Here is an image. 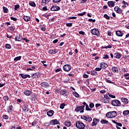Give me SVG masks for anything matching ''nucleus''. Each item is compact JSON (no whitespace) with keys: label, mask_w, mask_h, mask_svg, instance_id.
Returning <instances> with one entry per match:
<instances>
[{"label":"nucleus","mask_w":129,"mask_h":129,"mask_svg":"<svg viewBox=\"0 0 129 129\" xmlns=\"http://www.w3.org/2000/svg\"><path fill=\"white\" fill-rule=\"evenodd\" d=\"M117 115V113L115 111H111L106 114V116L108 118H113Z\"/></svg>","instance_id":"1"},{"label":"nucleus","mask_w":129,"mask_h":129,"mask_svg":"<svg viewBox=\"0 0 129 129\" xmlns=\"http://www.w3.org/2000/svg\"><path fill=\"white\" fill-rule=\"evenodd\" d=\"M76 125L77 128L84 129V127H85V125H84V123H83L82 122L80 121H77L76 123Z\"/></svg>","instance_id":"2"},{"label":"nucleus","mask_w":129,"mask_h":129,"mask_svg":"<svg viewBox=\"0 0 129 129\" xmlns=\"http://www.w3.org/2000/svg\"><path fill=\"white\" fill-rule=\"evenodd\" d=\"M121 104V103H120V101L118 100H113L111 101V105L113 106H120Z\"/></svg>","instance_id":"3"},{"label":"nucleus","mask_w":129,"mask_h":129,"mask_svg":"<svg viewBox=\"0 0 129 129\" xmlns=\"http://www.w3.org/2000/svg\"><path fill=\"white\" fill-rule=\"evenodd\" d=\"M84 106H78L76 108L75 111H76L77 112L80 111L81 113H83V112H84Z\"/></svg>","instance_id":"4"},{"label":"nucleus","mask_w":129,"mask_h":129,"mask_svg":"<svg viewBox=\"0 0 129 129\" xmlns=\"http://www.w3.org/2000/svg\"><path fill=\"white\" fill-rule=\"evenodd\" d=\"M109 101H110V98L107 95H104L103 99L104 103H109Z\"/></svg>","instance_id":"5"},{"label":"nucleus","mask_w":129,"mask_h":129,"mask_svg":"<svg viewBox=\"0 0 129 129\" xmlns=\"http://www.w3.org/2000/svg\"><path fill=\"white\" fill-rule=\"evenodd\" d=\"M91 33L92 35H95V36H99V31L98 29L95 28L91 30Z\"/></svg>","instance_id":"6"},{"label":"nucleus","mask_w":129,"mask_h":129,"mask_svg":"<svg viewBox=\"0 0 129 129\" xmlns=\"http://www.w3.org/2000/svg\"><path fill=\"white\" fill-rule=\"evenodd\" d=\"M63 69L66 72H69L71 70V66L69 64H66L63 67Z\"/></svg>","instance_id":"7"},{"label":"nucleus","mask_w":129,"mask_h":129,"mask_svg":"<svg viewBox=\"0 0 129 129\" xmlns=\"http://www.w3.org/2000/svg\"><path fill=\"white\" fill-rule=\"evenodd\" d=\"M50 10L53 12L59 11L60 10V7L57 6H53L50 8Z\"/></svg>","instance_id":"8"},{"label":"nucleus","mask_w":129,"mask_h":129,"mask_svg":"<svg viewBox=\"0 0 129 129\" xmlns=\"http://www.w3.org/2000/svg\"><path fill=\"white\" fill-rule=\"evenodd\" d=\"M99 122V119H97L96 118H94L93 119V121L92 123V126H96V124H97V123Z\"/></svg>","instance_id":"9"},{"label":"nucleus","mask_w":129,"mask_h":129,"mask_svg":"<svg viewBox=\"0 0 129 129\" xmlns=\"http://www.w3.org/2000/svg\"><path fill=\"white\" fill-rule=\"evenodd\" d=\"M114 10L116 13L118 14H121L122 13V10L121 9L119 8V7L116 6L114 8Z\"/></svg>","instance_id":"10"},{"label":"nucleus","mask_w":129,"mask_h":129,"mask_svg":"<svg viewBox=\"0 0 129 129\" xmlns=\"http://www.w3.org/2000/svg\"><path fill=\"white\" fill-rule=\"evenodd\" d=\"M58 52V49H50L48 51L49 54H51V55H53L54 54H57V52Z\"/></svg>","instance_id":"11"},{"label":"nucleus","mask_w":129,"mask_h":129,"mask_svg":"<svg viewBox=\"0 0 129 129\" xmlns=\"http://www.w3.org/2000/svg\"><path fill=\"white\" fill-rule=\"evenodd\" d=\"M40 85L41 86H42V87H44V88H46L48 87V86H49V84H48V83L47 82H42L41 83Z\"/></svg>","instance_id":"12"},{"label":"nucleus","mask_w":129,"mask_h":129,"mask_svg":"<svg viewBox=\"0 0 129 129\" xmlns=\"http://www.w3.org/2000/svg\"><path fill=\"white\" fill-rule=\"evenodd\" d=\"M116 35L118 37H122V36H123V33L122 32H121V31L118 30L116 31Z\"/></svg>","instance_id":"13"},{"label":"nucleus","mask_w":129,"mask_h":129,"mask_svg":"<svg viewBox=\"0 0 129 129\" xmlns=\"http://www.w3.org/2000/svg\"><path fill=\"white\" fill-rule=\"evenodd\" d=\"M121 101L125 104H127V103H128V99H127L126 98H121Z\"/></svg>","instance_id":"14"},{"label":"nucleus","mask_w":129,"mask_h":129,"mask_svg":"<svg viewBox=\"0 0 129 129\" xmlns=\"http://www.w3.org/2000/svg\"><path fill=\"white\" fill-rule=\"evenodd\" d=\"M39 74L38 73H34L31 76V78H33V79H34V78L37 79V78H39Z\"/></svg>","instance_id":"15"},{"label":"nucleus","mask_w":129,"mask_h":129,"mask_svg":"<svg viewBox=\"0 0 129 129\" xmlns=\"http://www.w3.org/2000/svg\"><path fill=\"white\" fill-rule=\"evenodd\" d=\"M20 76H21L22 78H23V79H26V78H31V76L29 75H24L23 74H21Z\"/></svg>","instance_id":"16"},{"label":"nucleus","mask_w":129,"mask_h":129,"mask_svg":"<svg viewBox=\"0 0 129 129\" xmlns=\"http://www.w3.org/2000/svg\"><path fill=\"white\" fill-rule=\"evenodd\" d=\"M108 6L110 7V8H113V7H114V2H112V1H109L108 2Z\"/></svg>","instance_id":"17"},{"label":"nucleus","mask_w":129,"mask_h":129,"mask_svg":"<svg viewBox=\"0 0 129 129\" xmlns=\"http://www.w3.org/2000/svg\"><path fill=\"white\" fill-rule=\"evenodd\" d=\"M51 124H52V125H55V124H59V121H58V120H57V119H54V120H52L50 121Z\"/></svg>","instance_id":"18"},{"label":"nucleus","mask_w":129,"mask_h":129,"mask_svg":"<svg viewBox=\"0 0 129 129\" xmlns=\"http://www.w3.org/2000/svg\"><path fill=\"white\" fill-rule=\"evenodd\" d=\"M15 41H18V42H20L21 41L22 38H21V36L20 35V34H17L16 37H15Z\"/></svg>","instance_id":"19"},{"label":"nucleus","mask_w":129,"mask_h":129,"mask_svg":"<svg viewBox=\"0 0 129 129\" xmlns=\"http://www.w3.org/2000/svg\"><path fill=\"white\" fill-rule=\"evenodd\" d=\"M112 72L114 73H118V69H117V67H113L112 68Z\"/></svg>","instance_id":"20"},{"label":"nucleus","mask_w":129,"mask_h":129,"mask_svg":"<svg viewBox=\"0 0 129 129\" xmlns=\"http://www.w3.org/2000/svg\"><path fill=\"white\" fill-rule=\"evenodd\" d=\"M54 114V111L52 110H50L49 111L47 112V115L48 116H52V115Z\"/></svg>","instance_id":"21"},{"label":"nucleus","mask_w":129,"mask_h":129,"mask_svg":"<svg viewBox=\"0 0 129 129\" xmlns=\"http://www.w3.org/2000/svg\"><path fill=\"white\" fill-rule=\"evenodd\" d=\"M25 95H26V96H30L31 95V93H32V92L30 90H25L24 92Z\"/></svg>","instance_id":"22"},{"label":"nucleus","mask_w":129,"mask_h":129,"mask_svg":"<svg viewBox=\"0 0 129 129\" xmlns=\"http://www.w3.org/2000/svg\"><path fill=\"white\" fill-rule=\"evenodd\" d=\"M114 56L117 59H119V58H121V54H120V53H114Z\"/></svg>","instance_id":"23"},{"label":"nucleus","mask_w":129,"mask_h":129,"mask_svg":"<svg viewBox=\"0 0 129 129\" xmlns=\"http://www.w3.org/2000/svg\"><path fill=\"white\" fill-rule=\"evenodd\" d=\"M51 0H42L41 4L42 6H45V5H47L48 3L50 2Z\"/></svg>","instance_id":"24"},{"label":"nucleus","mask_w":129,"mask_h":129,"mask_svg":"<svg viewBox=\"0 0 129 129\" xmlns=\"http://www.w3.org/2000/svg\"><path fill=\"white\" fill-rule=\"evenodd\" d=\"M100 67L105 69V68L107 67V64H106L105 62H102L100 63Z\"/></svg>","instance_id":"25"},{"label":"nucleus","mask_w":129,"mask_h":129,"mask_svg":"<svg viewBox=\"0 0 129 129\" xmlns=\"http://www.w3.org/2000/svg\"><path fill=\"white\" fill-rule=\"evenodd\" d=\"M60 93L61 94H62V95L66 96V95H67V91L66 90H62L60 91Z\"/></svg>","instance_id":"26"},{"label":"nucleus","mask_w":129,"mask_h":129,"mask_svg":"<svg viewBox=\"0 0 129 129\" xmlns=\"http://www.w3.org/2000/svg\"><path fill=\"white\" fill-rule=\"evenodd\" d=\"M23 19L24 21H25V22H29V21L31 20V18L29 16H24Z\"/></svg>","instance_id":"27"},{"label":"nucleus","mask_w":129,"mask_h":129,"mask_svg":"<svg viewBox=\"0 0 129 129\" xmlns=\"http://www.w3.org/2000/svg\"><path fill=\"white\" fill-rule=\"evenodd\" d=\"M13 108H14V107H13V105H10L8 107V110H7L8 112H11L12 110H13Z\"/></svg>","instance_id":"28"},{"label":"nucleus","mask_w":129,"mask_h":129,"mask_svg":"<svg viewBox=\"0 0 129 129\" xmlns=\"http://www.w3.org/2000/svg\"><path fill=\"white\" fill-rule=\"evenodd\" d=\"M3 9L4 13H9V9L7 7H3Z\"/></svg>","instance_id":"29"},{"label":"nucleus","mask_w":129,"mask_h":129,"mask_svg":"<svg viewBox=\"0 0 129 129\" xmlns=\"http://www.w3.org/2000/svg\"><path fill=\"white\" fill-rule=\"evenodd\" d=\"M101 123H102L103 124H104L105 123H108V121L105 119H102L101 120Z\"/></svg>","instance_id":"30"},{"label":"nucleus","mask_w":129,"mask_h":129,"mask_svg":"<svg viewBox=\"0 0 129 129\" xmlns=\"http://www.w3.org/2000/svg\"><path fill=\"white\" fill-rule=\"evenodd\" d=\"M123 114L125 116L126 115H127L129 114V110H125L123 112Z\"/></svg>","instance_id":"31"},{"label":"nucleus","mask_w":129,"mask_h":129,"mask_svg":"<svg viewBox=\"0 0 129 129\" xmlns=\"http://www.w3.org/2000/svg\"><path fill=\"white\" fill-rule=\"evenodd\" d=\"M85 120H86V121H91L92 118L91 117H86V119Z\"/></svg>","instance_id":"32"},{"label":"nucleus","mask_w":129,"mask_h":129,"mask_svg":"<svg viewBox=\"0 0 129 129\" xmlns=\"http://www.w3.org/2000/svg\"><path fill=\"white\" fill-rule=\"evenodd\" d=\"M91 75L96 76L97 75V72L96 71H93L91 72Z\"/></svg>","instance_id":"33"},{"label":"nucleus","mask_w":129,"mask_h":129,"mask_svg":"<svg viewBox=\"0 0 129 129\" xmlns=\"http://www.w3.org/2000/svg\"><path fill=\"white\" fill-rule=\"evenodd\" d=\"M29 5L31 7H36V4L34 2H30L29 3Z\"/></svg>","instance_id":"34"},{"label":"nucleus","mask_w":129,"mask_h":129,"mask_svg":"<svg viewBox=\"0 0 129 129\" xmlns=\"http://www.w3.org/2000/svg\"><path fill=\"white\" fill-rule=\"evenodd\" d=\"M73 95H74V96H75L77 98H78V97H79V94L78 93H77V92H73Z\"/></svg>","instance_id":"35"},{"label":"nucleus","mask_w":129,"mask_h":129,"mask_svg":"<svg viewBox=\"0 0 129 129\" xmlns=\"http://www.w3.org/2000/svg\"><path fill=\"white\" fill-rule=\"evenodd\" d=\"M6 49H12V45H11L10 44H6Z\"/></svg>","instance_id":"36"},{"label":"nucleus","mask_w":129,"mask_h":129,"mask_svg":"<svg viewBox=\"0 0 129 129\" xmlns=\"http://www.w3.org/2000/svg\"><path fill=\"white\" fill-rule=\"evenodd\" d=\"M23 109L25 112H28V111H29V109H28V107L26 106H25Z\"/></svg>","instance_id":"37"},{"label":"nucleus","mask_w":129,"mask_h":129,"mask_svg":"<svg viewBox=\"0 0 129 129\" xmlns=\"http://www.w3.org/2000/svg\"><path fill=\"white\" fill-rule=\"evenodd\" d=\"M65 125L66 126H70V125H71V123L69 121H66L65 122Z\"/></svg>","instance_id":"38"},{"label":"nucleus","mask_w":129,"mask_h":129,"mask_svg":"<svg viewBox=\"0 0 129 129\" xmlns=\"http://www.w3.org/2000/svg\"><path fill=\"white\" fill-rule=\"evenodd\" d=\"M3 99L5 101H8L9 100V96H5L3 97Z\"/></svg>","instance_id":"39"},{"label":"nucleus","mask_w":129,"mask_h":129,"mask_svg":"<svg viewBox=\"0 0 129 129\" xmlns=\"http://www.w3.org/2000/svg\"><path fill=\"white\" fill-rule=\"evenodd\" d=\"M86 12H84L83 13H79L78 14V16H80L81 17H82L83 16H84L85 15H86Z\"/></svg>","instance_id":"40"},{"label":"nucleus","mask_w":129,"mask_h":129,"mask_svg":"<svg viewBox=\"0 0 129 129\" xmlns=\"http://www.w3.org/2000/svg\"><path fill=\"white\" fill-rule=\"evenodd\" d=\"M106 82H107V83H110L111 84H113V82L111 81V80H108L107 79H105Z\"/></svg>","instance_id":"41"},{"label":"nucleus","mask_w":129,"mask_h":129,"mask_svg":"<svg viewBox=\"0 0 129 129\" xmlns=\"http://www.w3.org/2000/svg\"><path fill=\"white\" fill-rule=\"evenodd\" d=\"M21 58H22V57L17 56L14 58V60L15 61H19V60H21Z\"/></svg>","instance_id":"42"},{"label":"nucleus","mask_w":129,"mask_h":129,"mask_svg":"<svg viewBox=\"0 0 129 129\" xmlns=\"http://www.w3.org/2000/svg\"><path fill=\"white\" fill-rule=\"evenodd\" d=\"M104 18H105V19H106L107 20H110L109 16H108V15H107V14L104 15Z\"/></svg>","instance_id":"43"},{"label":"nucleus","mask_w":129,"mask_h":129,"mask_svg":"<svg viewBox=\"0 0 129 129\" xmlns=\"http://www.w3.org/2000/svg\"><path fill=\"white\" fill-rule=\"evenodd\" d=\"M108 95L109 97H110L111 98H115V96L113 95H111L109 93L108 94Z\"/></svg>","instance_id":"44"},{"label":"nucleus","mask_w":129,"mask_h":129,"mask_svg":"<svg viewBox=\"0 0 129 129\" xmlns=\"http://www.w3.org/2000/svg\"><path fill=\"white\" fill-rule=\"evenodd\" d=\"M10 31H15V26H11L9 27Z\"/></svg>","instance_id":"45"},{"label":"nucleus","mask_w":129,"mask_h":129,"mask_svg":"<svg viewBox=\"0 0 129 129\" xmlns=\"http://www.w3.org/2000/svg\"><path fill=\"white\" fill-rule=\"evenodd\" d=\"M64 106H65V103H62L60 104L59 107L60 108H61V109H64Z\"/></svg>","instance_id":"46"},{"label":"nucleus","mask_w":129,"mask_h":129,"mask_svg":"<svg viewBox=\"0 0 129 129\" xmlns=\"http://www.w3.org/2000/svg\"><path fill=\"white\" fill-rule=\"evenodd\" d=\"M19 8H20V5H17L15 6L14 9H15V11H17L18 10V9H19Z\"/></svg>","instance_id":"47"},{"label":"nucleus","mask_w":129,"mask_h":129,"mask_svg":"<svg viewBox=\"0 0 129 129\" xmlns=\"http://www.w3.org/2000/svg\"><path fill=\"white\" fill-rule=\"evenodd\" d=\"M40 29L43 32H45L46 31V27H45V26L41 27Z\"/></svg>","instance_id":"48"},{"label":"nucleus","mask_w":129,"mask_h":129,"mask_svg":"<svg viewBox=\"0 0 129 129\" xmlns=\"http://www.w3.org/2000/svg\"><path fill=\"white\" fill-rule=\"evenodd\" d=\"M3 118H4V119H9V116L7 115H4L3 116Z\"/></svg>","instance_id":"49"},{"label":"nucleus","mask_w":129,"mask_h":129,"mask_svg":"<svg viewBox=\"0 0 129 129\" xmlns=\"http://www.w3.org/2000/svg\"><path fill=\"white\" fill-rule=\"evenodd\" d=\"M90 108H93L94 107V104L93 103H91L89 105Z\"/></svg>","instance_id":"50"},{"label":"nucleus","mask_w":129,"mask_h":129,"mask_svg":"<svg viewBox=\"0 0 129 129\" xmlns=\"http://www.w3.org/2000/svg\"><path fill=\"white\" fill-rule=\"evenodd\" d=\"M77 19V17H71L69 18V20H76Z\"/></svg>","instance_id":"51"},{"label":"nucleus","mask_w":129,"mask_h":129,"mask_svg":"<svg viewBox=\"0 0 129 129\" xmlns=\"http://www.w3.org/2000/svg\"><path fill=\"white\" fill-rule=\"evenodd\" d=\"M61 2V0H53V3L54 4H57V3H60Z\"/></svg>","instance_id":"52"},{"label":"nucleus","mask_w":129,"mask_h":129,"mask_svg":"<svg viewBox=\"0 0 129 129\" xmlns=\"http://www.w3.org/2000/svg\"><path fill=\"white\" fill-rule=\"evenodd\" d=\"M86 110H91V109H90V108H89V106H88V105H86Z\"/></svg>","instance_id":"53"},{"label":"nucleus","mask_w":129,"mask_h":129,"mask_svg":"<svg viewBox=\"0 0 129 129\" xmlns=\"http://www.w3.org/2000/svg\"><path fill=\"white\" fill-rule=\"evenodd\" d=\"M67 27H72V23H67Z\"/></svg>","instance_id":"54"},{"label":"nucleus","mask_w":129,"mask_h":129,"mask_svg":"<svg viewBox=\"0 0 129 129\" xmlns=\"http://www.w3.org/2000/svg\"><path fill=\"white\" fill-rule=\"evenodd\" d=\"M11 20H12L13 21H14L15 22H16V21H17L18 20V19L15 17H11Z\"/></svg>","instance_id":"55"},{"label":"nucleus","mask_w":129,"mask_h":129,"mask_svg":"<svg viewBox=\"0 0 129 129\" xmlns=\"http://www.w3.org/2000/svg\"><path fill=\"white\" fill-rule=\"evenodd\" d=\"M95 70L96 71H100L101 70V68H96Z\"/></svg>","instance_id":"56"},{"label":"nucleus","mask_w":129,"mask_h":129,"mask_svg":"<svg viewBox=\"0 0 129 129\" xmlns=\"http://www.w3.org/2000/svg\"><path fill=\"white\" fill-rule=\"evenodd\" d=\"M83 77L84 78H88V77H89V76H88V75L87 74H84L83 75Z\"/></svg>","instance_id":"57"},{"label":"nucleus","mask_w":129,"mask_h":129,"mask_svg":"<svg viewBox=\"0 0 129 129\" xmlns=\"http://www.w3.org/2000/svg\"><path fill=\"white\" fill-rule=\"evenodd\" d=\"M81 118H82V119H84V120L86 119V116L84 115L81 116Z\"/></svg>","instance_id":"58"},{"label":"nucleus","mask_w":129,"mask_h":129,"mask_svg":"<svg viewBox=\"0 0 129 129\" xmlns=\"http://www.w3.org/2000/svg\"><path fill=\"white\" fill-rule=\"evenodd\" d=\"M87 2V0H81L80 4H85Z\"/></svg>","instance_id":"59"},{"label":"nucleus","mask_w":129,"mask_h":129,"mask_svg":"<svg viewBox=\"0 0 129 129\" xmlns=\"http://www.w3.org/2000/svg\"><path fill=\"white\" fill-rule=\"evenodd\" d=\"M41 63L43 64V66H47V64H45V63H46V61L45 60L41 61Z\"/></svg>","instance_id":"60"},{"label":"nucleus","mask_w":129,"mask_h":129,"mask_svg":"<svg viewBox=\"0 0 129 129\" xmlns=\"http://www.w3.org/2000/svg\"><path fill=\"white\" fill-rule=\"evenodd\" d=\"M101 105V104H100V103H97V104H96L95 106L96 108H97V107H99V106H100Z\"/></svg>","instance_id":"61"},{"label":"nucleus","mask_w":129,"mask_h":129,"mask_svg":"<svg viewBox=\"0 0 129 129\" xmlns=\"http://www.w3.org/2000/svg\"><path fill=\"white\" fill-rule=\"evenodd\" d=\"M42 11H48V9H47V7H44L42 8Z\"/></svg>","instance_id":"62"},{"label":"nucleus","mask_w":129,"mask_h":129,"mask_svg":"<svg viewBox=\"0 0 129 129\" xmlns=\"http://www.w3.org/2000/svg\"><path fill=\"white\" fill-rule=\"evenodd\" d=\"M100 93L104 94V93H105L106 91L104 90H101L100 91Z\"/></svg>","instance_id":"63"},{"label":"nucleus","mask_w":129,"mask_h":129,"mask_svg":"<svg viewBox=\"0 0 129 129\" xmlns=\"http://www.w3.org/2000/svg\"><path fill=\"white\" fill-rule=\"evenodd\" d=\"M107 33H108V36H111V31L109 30L107 31Z\"/></svg>","instance_id":"64"}]
</instances>
